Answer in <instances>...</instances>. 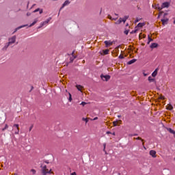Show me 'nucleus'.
Segmentation results:
<instances>
[{
    "label": "nucleus",
    "mask_w": 175,
    "mask_h": 175,
    "mask_svg": "<svg viewBox=\"0 0 175 175\" xmlns=\"http://www.w3.org/2000/svg\"><path fill=\"white\" fill-rule=\"evenodd\" d=\"M128 18H129V16H124L123 18H122V23H126Z\"/></svg>",
    "instance_id": "nucleus-14"
},
{
    "label": "nucleus",
    "mask_w": 175,
    "mask_h": 175,
    "mask_svg": "<svg viewBox=\"0 0 175 175\" xmlns=\"http://www.w3.org/2000/svg\"><path fill=\"white\" fill-rule=\"evenodd\" d=\"M156 47H158V44H157V43H152L150 45V49H156Z\"/></svg>",
    "instance_id": "nucleus-17"
},
{
    "label": "nucleus",
    "mask_w": 175,
    "mask_h": 175,
    "mask_svg": "<svg viewBox=\"0 0 175 175\" xmlns=\"http://www.w3.org/2000/svg\"><path fill=\"white\" fill-rule=\"evenodd\" d=\"M144 76H147V74L144 73Z\"/></svg>",
    "instance_id": "nucleus-54"
},
{
    "label": "nucleus",
    "mask_w": 175,
    "mask_h": 175,
    "mask_svg": "<svg viewBox=\"0 0 175 175\" xmlns=\"http://www.w3.org/2000/svg\"><path fill=\"white\" fill-rule=\"evenodd\" d=\"M96 120H98V117H95V118H94V121Z\"/></svg>",
    "instance_id": "nucleus-48"
},
{
    "label": "nucleus",
    "mask_w": 175,
    "mask_h": 175,
    "mask_svg": "<svg viewBox=\"0 0 175 175\" xmlns=\"http://www.w3.org/2000/svg\"><path fill=\"white\" fill-rule=\"evenodd\" d=\"M107 135H111V132H110V131H107Z\"/></svg>",
    "instance_id": "nucleus-45"
},
{
    "label": "nucleus",
    "mask_w": 175,
    "mask_h": 175,
    "mask_svg": "<svg viewBox=\"0 0 175 175\" xmlns=\"http://www.w3.org/2000/svg\"><path fill=\"white\" fill-rule=\"evenodd\" d=\"M118 175H121V174H120V173H119V174H118Z\"/></svg>",
    "instance_id": "nucleus-59"
},
{
    "label": "nucleus",
    "mask_w": 175,
    "mask_h": 175,
    "mask_svg": "<svg viewBox=\"0 0 175 175\" xmlns=\"http://www.w3.org/2000/svg\"><path fill=\"white\" fill-rule=\"evenodd\" d=\"M111 134H112L113 136H116V133H115V132L112 133Z\"/></svg>",
    "instance_id": "nucleus-49"
},
{
    "label": "nucleus",
    "mask_w": 175,
    "mask_h": 175,
    "mask_svg": "<svg viewBox=\"0 0 175 175\" xmlns=\"http://www.w3.org/2000/svg\"><path fill=\"white\" fill-rule=\"evenodd\" d=\"M120 121V122H121V120H119Z\"/></svg>",
    "instance_id": "nucleus-61"
},
{
    "label": "nucleus",
    "mask_w": 175,
    "mask_h": 175,
    "mask_svg": "<svg viewBox=\"0 0 175 175\" xmlns=\"http://www.w3.org/2000/svg\"><path fill=\"white\" fill-rule=\"evenodd\" d=\"M70 3V1H69L68 0H66L63 4L62 6L60 8L59 12H61V10H62V9L65 7V6H68V5H69Z\"/></svg>",
    "instance_id": "nucleus-7"
},
{
    "label": "nucleus",
    "mask_w": 175,
    "mask_h": 175,
    "mask_svg": "<svg viewBox=\"0 0 175 175\" xmlns=\"http://www.w3.org/2000/svg\"><path fill=\"white\" fill-rule=\"evenodd\" d=\"M143 38H146V34H143Z\"/></svg>",
    "instance_id": "nucleus-51"
},
{
    "label": "nucleus",
    "mask_w": 175,
    "mask_h": 175,
    "mask_svg": "<svg viewBox=\"0 0 175 175\" xmlns=\"http://www.w3.org/2000/svg\"><path fill=\"white\" fill-rule=\"evenodd\" d=\"M168 21H169V18H164L163 19H161V23L163 25H166Z\"/></svg>",
    "instance_id": "nucleus-10"
},
{
    "label": "nucleus",
    "mask_w": 175,
    "mask_h": 175,
    "mask_svg": "<svg viewBox=\"0 0 175 175\" xmlns=\"http://www.w3.org/2000/svg\"><path fill=\"white\" fill-rule=\"evenodd\" d=\"M167 14H167V13H164V14H163L164 18H166V16H167Z\"/></svg>",
    "instance_id": "nucleus-41"
},
{
    "label": "nucleus",
    "mask_w": 175,
    "mask_h": 175,
    "mask_svg": "<svg viewBox=\"0 0 175 175\" xmlns=\"http://www.w3.org/2000/svg\"><path fill=\"white\" fill-rule=\"evenodd\" d=\"M108 18H109V20H113L114 21H116L118 18H113L111 17V16L109 15Z\"/></svg>",
    "instance_id": "nucleus-24"
},
{
    "label": "nucleus",
    "mask_w": 175,
    "mask_h": 175,
    "mask_svg": "<svg viewBox=\"0 0 175 175\" xmlns=\"http://www.w3.org/2000/svg\"><path fill=\"white\" fill-rule=\"evenodd\" d=\"M39 12H40V14H42V13H43V10H40Z\"/></svg>",
    "instance_id": "nucleus-44"
},
{
    "label": "nucleus",
    "mask_w": 175,
    "mask_h": 175,
    "mask_svg": "<svg viewBox=\"0 0 175 175\" xmlns=\"http://www.w3.org/2000/svg\"><path fill=\"white\" fill-rule=\"evenodd\" d=\"M41 167H42V175H46L47 174H51V170L50 171H49V169H47V166L41 165Z\"/></svg>",
    "instance_id": "nucleus-1"
},
{
    "label": "nucleus",
    "mask_w": 175,
    "mask_h": 175,
    "mask_svg": "<svg viewBox=\"0 0 175 175\" xmlns=\"http://www.w3.org/2000/svg\"><path fill=\"white\" fill-rule=\"evenodd\" d=\"M152 7L154 8V9H158L159 11L162 10V8L159 6V4H153Z\"/></svg>",
    "instance_id": "nucleus-11"
},
{
    "label": "nucleus",
    "mask_w": 175,
    "mask_h": 175,
    "mask_svg": "<svg viewBox=\"0 0 175 175\" xmlns=\"http://www.w3.org/2000/svg\"><path fill=\"white\" fill-rule=\"evenodd\" d=\"M36 23H38V18L34 19L33 22L29 27H33V25H35V24H36Z\"/></svg>",
    "instance_id": "nucleus-19"
},
{
    "label": "nucleus",
    "mask_w": 175,
    "mask_h": 175,
    "mask_svg": "<svg viewBox=\"0 0 175 175\" xmlns=\"http://www.w3.org/2000/svg\"><path fill=\"white\" fill-rule=\"evenodd\" d=\"M167 110H173V105H169L167 107Z\"/></svg>",
    "instance_id": "nucleus-25"
},
{
    "label": "nucleus",
    "mask_w": 175,
    "mask_h": 175,
    "mask_svg": "<svg viewBox=\"0 0 175 175\" xmlns=\"http://www.w3.org/2000/svg\"><path fill=\"white\" fill-rule=\"evenodd\" d=\"M9 128V126L8 124H5V126L2 129V131H5V129H8Z\"/></svg>",
    "instance_id": "nucleus-33"
},
{
    "label": "nucleus",
    "mask_w": 175,
    "mask_h": 175,
    "mask_svg": "<svg viewBox=\"0 0 175 175\" xmlns=\"http://www.w3.org/2000/svg\"><path fill=\"white\" fill-rule=\"evenodd\" d=\"M81 105H83V106H85V105H87V103L85 102H82Z\"/></svg>",
    "instance_id": "nucleus-43"
},
{
    "label": "nucleus",
    "mask_w": 175,
    "mask_h": 175,
    "mask_svg": "<svg viewBox=\"0 0 175 175\" xmlns=\"http://www.w3.org/2000/svg\"><path fill=\"white\" fill-rule=\"evenodd\" d=\"M18 126H19L17 124H15L13 126V129L14 131L15 135H18V133H20V128Z\"/></svg>",
    "instance_id": "nucleus-2"
},
{
    "label": "nucleus",
    "mask_w": 175,
    "mask_h": 175,
    "mask_svg": "<svg viewBox=\"0 0 175 175\" xmlns=\"http://www.w3.org/2000/svg\"><path fill=\"white\" fill-rule=\"evenodd\" d=\"M137 27L142 28V27H144V23H139L137 24Z\"/></svg>",
    "instance_id": "nucleus-26"
},
{
    "label": "nucleus",
    "mask_w": 175,
    "mask_h": 175,
    "mask_svg": "<svg viewBox=\"0 0 175 175\" xmlns=\"http://www.w3.org/2000/svg\"><path fill=\"white\" fill-rule=\"evenodd\" d=\"M124 33H125V35H128L129 33V30H125Z\"/></svg>",
    "instance_id": "nucleus-36"
},
{
    "label": "nucleus",
    "mask_w": 175,
    "mask_h": 175,
    "mask_svg": "<svg viewBox=\"0 0 175 175\" xmlns=\"http://www.w3.org/2000/svg\"><path fill=\"white\" fill-rule=\"evenodd\" d=\"M109 49H106V50H103V53L104 55H107V54H109Z\"/></svg>",
    "instance_id": "nucleus-22"
},
{
    "label": "nucleus",
    "mask_w": 175,
    "mask_h": 175,
    "mask_svg": "<svg viewBox=\"0 0 175 175\" xmlns=\"http://www.w3.org/2000/svg\"><path fill=\"white\" fill-rule=\"evenodd\" d=\"M51 20V17H49L46 21L40 23V27H44V25H47V24L50 23Z\"/></svg>",
    "instance_id": "nucleus-6"
},
{
    "label": "nucleus",
    "mask_w": 175,
    "mask_h": 175,
    "mask_svg": "<svg viewBox=\"0 0 175 175\" xmlns=\"http://www.w3.org/2000/svg\"><path fill=\"white\" fill-rule=\"evenodd\" d=\"M150 155H151L152 158H157V152L155 150H150Z\"/></svg>",
    "instance_id": "nucleus-9"
},
{
    "label": "nucleus",
    "mask_w": 175,
    "mask_h": 175,
    "mask_svg": "<svg viewBox=\"0 0 175 175\" xmlns=\"http://www.w3.org/2000/svg\"><path fill=\"white\" fill-rule=\"evenodd\" d=\"M135 62H136V59H133L131 60H130L129 62H128V65H132V64H135Z\"/></svg>",
    "instance_id": "nucleus-16"
},
{
    "label": "nucleus",
    "mask_w": 175,
    "mask_h": 175,
    "mask_svg": "<svg viewBox=\"0 0 175 175\" xmlns=\"http://www.w3.org/2000/svg\"><path fill=\"white\" fill-rule=\"evenodd\" d=\"M118 118H120V117H121V116H118Z\"/></svg>",
    "instance_id": "nucleus-55"
},
{
    "label": "nucleus",
    "mask_w": 175,
    "mask_h": 175,
    "mask_svg": "<svg viewBox=\"0 0 175 175\" xmlns=\"http://www.w3.org/2000/svg\"><path fill=\"white\" fill-rule=\"evenodd\" d=\"M168 8H170V2L166 1L161 4V10L162 9H167Z\"/></svg>",
    "instance_id": "nucleus-3"
},
{
    "label": "nucleus",
    "mask_w": 175,
    "mask_h": 175,
    "mask_svg": "<svg viewBox=\"0 0 175 175\" xmlns=\"http://www.w3.org/2000/svg\"><path fill=\"white\" fill-rule=\"evenodd\" d=\"M69 102H72V94L69 93V98H68Z\"/></svg>",
    "instance_id": "nucleus-31"
},
{
    "label": "nucleus",
    "mask_w": 175,
    "mask_h": 175,
    "mask_svg": "<svg viewBox=\"0 0 175 175\" xmlns=\"http://www.w3.org/2000/svg\"><path fill=\"white\" fill-rule=\"evenodd\" d=\"M83 121H85V122H88V120H87V118H83Z\"/></svg>",
    "instance_id": "nucleus-42"
},
{
    "label": "nucleus",
    "mask_w": 175,
    "mask_h": 175,
    "mask_svg": "<svg viewBox=\"0 0 175 175\" xmlns=\"http://www.w3.org/2000/svg\"><path fill=\"white\" fill-rule=\"evenodd\" d=\"M128 25H129V24H126V27H128Z\"/></svg>",
    "instance_id": "nucleus-58"
},
{
    "label": "nucleus",
    "mask_w": 175,
    "mask_h": 175,
    "mask_svg": "<svg viewBox=\"0 0 175 175\" xmlns=\"http://www.w3.org/2000/svg\"><path fill=\"white\" fill-rule=\"evenodd\" d=\"M31 172L33 173V174H35L36 173V170L33 169L31 170Z\"/></svg>",
    "instance_id": "nucleus-37"
},
{
    "label": "nucleus",
    "mask_w": 175,
    "mask_h": 175,
    "mask_svg": "<svg viewBox=\"0 0 175 175\" xmlns=\"http://www.w3.org/2000/svg\"><path fill=\"white\" fill-rule=\"evenodd\" d=\"M139 21H140V18H137L135 21V23H139Z\"/></svg>",
    "instance_id": "nucleus-40"
},
{
    "label": "nucleus",
    "mask_w": 175,
    "mask_h": 175,
    "mask_svg": "<svg viewBox=\"0 0 175 175\" xmlns=\"http://www.w3.org/2000/svg\"><path fill=\"white\" fill-rule=\"evenodd\" d=\"M39 10H40V8H37L33 12V13H36L37 12H39Z\"/></svg>",
    "instance_id": "nucleus-35"
},
{
    "label": "nucleus",
    "mask_w": 175,
    "mask_h": 175,
    "mask_svg": "<svg viewBox=\"0 0 175 175\" xmlns=\"http://www.w3.org/2000/svg\"><path fill=\"white\" fill-rule=\"evenodd\" d=\"M134 33H136V30L134 31ZM131 33H133V31H132Z\"/></svg>",
    "instance_id": "nucleus-52"
},
{
    "label": "nucleus",
    "mask_w": 175,
    "mask_h": 175,
    "mask_svg": "<svg viewBox=\"0 0 175 175\" xmlns=\"http://www.w3.org/2000/svg\"><path fill=\"white\" fill-rule=\"evenodd\" d=\"M113 126H117V125L118 124V121H115L113 122Z\"/></svg>",
    "instance_id": "nucleus-32"
},
{
    "label": "nucleus",
    "mask_w": 175,
    "mask_h": 175,
    "mask_svg": "<svg viewBox=\"0 0 175 175\" xmlns=\"http://www.w3.org/2000/svg\"><path fill=\"white\" fill-rule=\"evenodd\" d=\"M17 37L16 36H12V38L8 39V43L9 44H13L14 43H16V39Z\"/></svg>",
    "instance_id": "nucleus-4"
},
{
    "label": "nucleus",
    "mask_w": 175,
    "mask_h": 175,
    "mask_svg": "<svg viewBox=\"0 0 175 175\" xmlns=\"http://www.w3.org/2000/svg\"><path fill=\"white\" fill-rule=\"evenodd\" d=\"M33 128V124H31L29 129V132H31V131H32Z\"/></svg>",
    "instance_id": "nucleus-34"
},
{
    "label": "nucleus",
    "mask_w": 175,
    "mask_h": 175,
    "mask_svg": "<svg viewBox=\"0 0 175 175\" xmlns=\"http://www.w3.org/2000/svg\"><path fill=\"white\" fill-rule=\"evenodd\" d=\"M148 81H150V83H153V81H155V79H154L151 76H150V77H148Z\"/></svg>",
    "instance_id": "nucleus-20"
},
{
    "label": "nucleus",
    "mask_w": 175,
    "mask_h": 175,
    "mask_svg": "<svg viewBox=\"0 0 175 175\" xmlns=\"http://www.w3.org/2000/svg\"><path fill=\"white\" fill-rule=\"evenodd\" d=\"M33 6H35V4H33Z\"/></svg>",
    "instance_id": "nucleus-60"
},
{
    "label": "nucleus",
    "mask_w": 175,
    "mask_h": 175,
    "mask_svg": "<svg viewBox=\"0 0 175 175\" xmlns=\"http://www.w3.org/2000/svg\"><path fill=\"white\" fill-rule=\"evenodd\" d=\"M102 80H103V81H109V80H110V75H102L100 76Z\"/></svg>",
    "instance_id": "nucleus-5"
},
{
    "label": "nucleus",
    "mask_w": 175,
    "mask_h": 175,
    "mask_svg": "<svg viewBox=\"0 0 175 175\" xmlns=\"http://www.w3.org/2000/svg\"><path fill=\"white\" fill-rule=\"evenodd\" d=\"M76 88H77L78 91H81V92L82 91V90L83 88V87L81 86V85H77Z\"/></svg>",
    "instance_id": "nucleus-18"
},
{
    "label": "nucleus",
    "mask_w": 175,
    "mask_h": 175,
    "mask_svg": "<svg viewBox=\"0 0 175 175\" xmlns=\"http://www.w3.org/2000/svg\"><path fill=\"white\" fill-rule=\"evenodd\" d=\"M115 16H118V14H115Z\"/></svg>",
    "instance_id": "nucleus-56"
},
{
    "label": "nucleus",
    "mask_w": 175,
    "mask_h": 175,
    "mask_svg": "<svg viewBox=\"0 0 175 175\" xmlns=\"http://www.w3.org/2000/svg\"><path fill=\"white\" fill-rule=\"evenodd\" d=\"M39 28H42V27L40 26V27H38V29H39Z\"/></svg>",
    "instance_id": "nucleus-57"
},
{
    "label": "nucleus",
    "mask_w": 175,
    "mask_h": 175,
    "mask_svg": "<svg viewBox=\"0 0 175 175\" xmlns=\"http://www.w3.org/2000/svg\"><path fill=\"white\" fill-rule=\"evenodd\" d=\"M71 175H77V174H76V172H72L71 173Z\"/></svg>",
    "instance_id": "nucleus-46"
},
{
    "label": "nucleus",
    "mask_w": 175,
    "mask_h": 175,
    "mask_svg": "<svg viewBox=\"0 0 175 175\" xmlns=\"http://www.w3.org/2000/svg\"><path fill=\"white\" fill-rule=\"evenodd\" d=\"M27 26H28V25L20 26L15 29L14 32H17V31H18V29H21V28H24L25 27H27Z\"/></svg>",
    "instance_id": "nucleus-15"
},
{
    "label": "nucleus",
    "mask_w": 175,
    "mask_h": 175,
    "mask_svg": "<svg viewBox=\"0 0 175 175\" xmlns=\"http://www.w3.org/2000/svg\"><path fill=\"white\" fill-rule=\"evenodd\" d=\"M151 42H150V41H148V44H150V43Z\"/></svg>",
    "instance_id": "nucleus-53"
},
{
    "label": "nucleus",
    "mask_w": 175,
    "mask_h": 175,
    "mask_svg": "<svg viewBox=\"0 0 175 175\" xmlns=\"http://www.w3.org/2000/svg\"><path fill=\"white\" fill-rule=\"evenodd\" d=\"M104 43L105 44L106 47H110V46H113V42H111L110 40H109V41L106 40L104 42Z\"/></svg>",
    "instance_id": "nucleus-8"
},
{
    "label": "nucleus",
    "mask_w": 175,
    "mask_h": 175,
    "mask_svg": "<svg viewBox=\"0 0 175 175\" xmlns=\"http://www.w3.org/2000/svg\"><path fill=\"white\" fill-rule=\"evenodd\" d=\"M119 58L120 59H124V55H119Z\"/></svg>",
    "instance_id": "nucleus-38"
},
{
    "label": "nucleus",
    "mask_w": 175,
    "mask_h": 175,
    "mask_svg": "<svg viewBox=\"0 0 175 175\" xmlns=\"http://www.w3.org/2000/svg\"><path fill=\"white\" fill-rule=\"evenodd\" d=\"M10 45V44H9V42H7L4 47L3 48V50H7L8 49V47H9V46Z\"/></svg>",
    "instance_id": "nucleus-21"
},
{
    "label": "nucleus",
    "mask_w": 175,
    "mask_h": 175,
    "mask_svg": "<svg viewBox=\"0 0 175 175\" xmlns=\"http://www.w3.org/2000/svg\"><path fill=\"white\" fill-rule=\"evenodd\" d=\"M27 16H31V13L27 12Z\"/></svg>",
    "instance_id": "nucleus-47"
},
{
    "label": "nucleus",
    "mask_w": 175,
    "mask_h": 175,
    "mask_svg": "<svg viewBox=\"0 0 175 175\" xmlns=\"http://www.w3.org/2000/svg\"><path fill=\"white\" fill-rule=\"evenodd\" d=\"M159 99H161V100H165V96H160L159 97Z\"/></svg>",
    "instance_id": "nucleus-39"
},
{
    "label": "nucleus",
    "mask_w": 175,
    "mask_h": 175,
    "mask_svg": "<svg viewBox=\"0 0 175 175\" xmlns=\"http://www.w3.org/2000/svg\"><path fill=\"white\" fill-rule=\"evenodd\" d=\"M134 139H135V140H142V142H143V139H142V137H134Z\"/></svg>",
    "instance_id": "nucleus-30"
},
{
    "label": "nucleus",
    "mask_w": 175,
    "mask_h": 175,
    "mask_svg": "<svg viewBox=\"0 0 175 175\" xmlns=\"http://www.w3.org/2000/svg\"><path fill=\"white\" fill-rule=\"evenodd\" d=\"M55 1H57V0H55Z\"/></svg>",
    "instance_id": "nucleus-62"
},
{
    "label": "nucleus",
    "mask_w": 175,
    "mask_h": 175,
    "mask_svg": "<svg viewBox=\"0 0 175 175\" xmlns=\"http://www.w3.org/2000/svg\"><path fill=\"white\" fill-rule=\"evenodd\" d=\"M121 23H122V18H120L119 20L115 23V24L120 25Z\"/></svg>",
    "instance_id": "nucleus-23"
},
{
    "label": "nucleus",
    "mask_w": 175,
    "mask_h": 175,
    "mask_svg": "<svg viewBox=\"0 0 175 175\" xmlns=\"http://www.w3.org/2000/svg\"><path fill=\"white\" fill-rule=\"evenodd\" d=\"M158 75V68H156L155 70L152 73V77H157Z\"/></svg>",
    "instance_id": "nucleus-12"
},
{
    "label": "nucleus",
    "mask_w": 175,
    "mask_h": 175,
    "mask_svg": "<svg viewBox=\"0 0 175 175\" xmlns=\"http://www.w3.org/2000/svg\"><path fill=\"white\" fill-rule=\"evenodd\" d=\"M163 11H161L159 13V15H158V17L157 18H159L161 17V16L163 14Z\"/></svg>",
    "instance_id": "nucleus-29"
},
{
    "label": "nucleus",
    "mask_w": 175,
    "mask_h": 175,
    "mask_svg": "<svg viewBox=\"0 0 175 175\" xmlns=\"http://www.w3.org/2000/svg\"><path fill=\"white\" fill-rule=\"evenodd\" d=\"M73 54H75V51H73L72 53V57L70 58L71 62H73V61H75V59H76V56L73 55Z\"/></svg>",
    "instance_id": "nucleus-13"
},
{
    "label": "nucleus",
    "mask_w": 175,
    "mask_h": 175,
    "mask_svg": "<svg viewBox=\"0 0 175 175\" xmlns=\"http://www.w3.org/2000/svg\"><path fill=\"white\" fill-rule=\"evenodd\" d=\"M103 147H104L103 151H104V152H105V154H106V143H104V144H103Z\"/></svg>",
    "instance_id": "nucleus-28"
},
{
    "label": "nucleus",
    "mask_w": 175,
    "mask_h": 175,
    "mask_svg": "<svg viewBox=\"0 0 175 175\" xmlns=\"http://www.w3.org/2000/svg\"><path fill=\"white\" fill-rule=\"evenodd\" d=\"M148 39L149 42H152L154 40L152 38H151V37L150 36V35L148 36Z\"/></svg>",
    "instance_id": "nucleus-27"
},
{
    "label": "nucleus",
    "mask_w": 175,
    "mask_h": 175,
    "mask_svg": "<svg viewBox=\"0 0 175 175\" xmlns=\"http://www.w3.org/2000/svg\"><path fill=\"white\" fill-rule=\"evenodd\" d=\"M132 136H137V134H133Z\"/></svg>",
    "instance_id": "nucleus-50"
}]
</instances>
